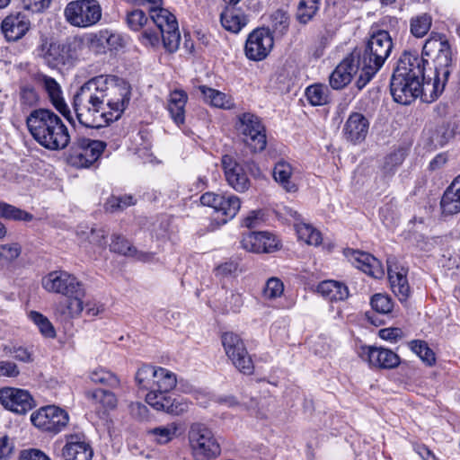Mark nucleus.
Instances as JSON below:
<instances>
[{"label": "nucleus", "mask_w": 460, "mask_h": 460, "mask_svg": "<svg viewBox=\"0 0 460 460\" xmlns=\"http://www.w3.org/2000/svg\"><path fill=\"white\" fill-rule=\"evenodd\" d=\"M129 100L127 83L100 75L81 86L74 97V111L80 124L99 128L119 119Z\"/></svg>", "instance_id": "obj_1"}, {"label": "nucleus", "mask_w": 460, "mask_h": 460, "mask_svg": "<svg viewBox=\"0 0 460 460\" xmlns=\"http://www.w3.org/2000/svg\"><path fill=\"white\" fill-rule=\"evenodd\" d=\"M423 55L433 58V79L421 83L394 73L391 79V94L394 102L408 105L420 96L424 102H431L443 93L451 73L452 58L448 41L440 36L430 37L423 46Z\"/></svg>", "instance_id": "obj_2"}, {"label": "nucleus", "mask_w": 460, "mask_h": 460, "mask_svg": "<svg viewBox=\"0 0 460 460\" xmlns=\"http://www.w3.org/2000/svg\"><path fill=\"white\" fill-rule=\"evenodd\" d=\"M26 124L33 138L49 150H62L70 142L66 126L49 110L39 109L31 111Z\"/></svg>", "instance_id": "obj_3"}, {"label": "nucleus", "mask_w": 460, "mask_h": 460, "mask_svg": "<svg viewBox=\"0 0 460 460\" xmlns=\"http://www.w3.org/2000/svg\"><path fill=\"white\" fill-rule=\"evenodd\" d=\"M135 380L140 390L146 391V402L152 408L160 407V402L164 401L177 385L175 373L153 365L141 366L135 375Z\"/></svg>", "instance_id": "obj_4"}, {"label": "nucleus", "mask_w": 460, "mask_h": 460, "mask_svg": "<svg viewBox=\"0 0 460 460\" xmlns=\"http://www.w3.org/2000/svg\"><path fill=\"white\" fill-rule=\"evenodd\" d=\"M393 49V40L388 31H377L367 40L360 61L361 72L356 82L363 89L384 66Z\"/></svg>", "instance_id": "obj_5"}, {"label": "nucleus", "mask_w": 460, "mask_h": 460, "mask_svg": "<svg viewBox=\"0 0 460 460\" xmlns=\"http://www.w3.org/2000/svg\"><path fill=\"white\" fill-rule=\"evenodd\" d=\"M152 22L155 24L158 31L146 28L139 40L145 46L155 47L160 43L162 38L164 47L169 52H174L178 49L181 41L178 22L174 14L169 10L158 7L150 9Z\"/></svg>", "instance_id": "obj_6"}, {"label": "nucleus", "mask_w": 460, "mask_h": 460, "mask_svg": "<svg viewBox=\"0 0 460 460\" xmlns=\"http://www.w3.org/2000/svg\"><path fill=\"white\" fill-rule=\"evenodd\" d=\"M80 42L77 39L67 43H58L48 39L41 40L35 49L37 58L52 68H59L64 66H72L77 59V49Z\"/></svg>", "instance_id": "obj_7"}, {"label": "nucleus", "mask_w": 460, "mask_h": 460, "mask_svg": "<svg viewBox=\"0 0 460 460\" xmlns=\"http://www.w3.org/2000/svg\"><path fill=\"white\" fill-rule=\"evenodd\" d=\"M188 443L193 460H213L221 453L220 445L212 429L200 422L190 425Z\"/></svg>", "instance_id": "obj_8"}, {"label": "nucleus", "mask_w": 460, "mask_h": 460, "mask_svg": "<svg viewBox=\"0 0 460 460\" xmlns=\"http://www.w3.org/2000/svg\"><path fill=\"white\" fill-rule=\"evenodd\" d=\"M64 15L72 26L87 28L100 21L102 9L95 0H76L66 4Z\"/></svg>", "instance_id": "obj_9"}, {"label": "nucleus", "mask_w": 460, "mask_h": 460, "mask_svg": "<svg viewBox=\"0 0 460 460\" xmlns=\"http://www.w3.org/2000/svg\"><path fill=\"white\" fill-rule=\"evenodd\" d=\"M236 128L253 152H261L267 145L265 128L256 115L246 112L238 116Z\"/></svg>", "instance_id": "obj_10"}, {"label": "nucleus", "mask_w": 460, "mask_h": 460, "mask_svg": "<svg viewBox=\"0 0 460 460\" xmlns=\"http://www.w3.org/2000/svg\"><path fill=\"white\" fill-rule=\"evenodd\" d=\"M221 341L226 355L233 365L243 374H252L253 363L240 336L234 332H225Z\"/></svg>", "instance_id": "obj_11"}, {"label": "nucleus", "mask_w": 460, "mask_h": 460, "mask_svg": "<svg viewBox=\"0 0 460 460\" xmlns=\"http://www.w3.org/2000/svg\"><path fill=\"white\" fill-rule=\"evenodd\" d=\"M42 288L48 293L67 295L85 285L75 275L64 270H53L41 279Z\"/></svg>", "instance_id": "obj_12"}, {"label": "nucleus", "mask_w": 460, "mask_h": 460, "mask_svg": "<svg viewBox=\"0 0 460 460\" xmlns=\"http://www.w3.org/2000/svg\"><path fill=\"white\" fill-rule=\"evenodd\" d=\"M31 420L40 429L57 433L67 425L69 417L66 411L49 405L34 411L31 415Z\"/></svg>", "instance_id": "obj_13"}, {"label": "nucleus", "mask_w": 460, "mask_h": 460, "mask_svg": "<svg viewBox=\"0 0 460 460\" xmlns=\"http://www.w3.org/2000/svg\"><path fill=\"white\" fill-rule=\"evenodd\" d=\"M203 206L212 208L214 211L222 216V223L226 224L233 219L241 208V199L233 194L223 195L215 192H206L200 197Z\"/></svg>", "instance_id": "obj_14"}, {"label": "nucleus", "mask_w": 460, "mask_h": 460, "mask_svg": "<svg viewBox=\"0 0 460 460\" xmlns=\"http://www.w3.org/2000/svg\"><path fill=\"white\" fill-rule=\"evenodd\" d=\"M56 302L52 306L54 315L62 321L78 319L84 310L86 288L85 286Z\"/></svg>", "instance_id": "obj_15"}, {"label": "nucleus", "mask_w": 460, "mask_h": 460, "mask_svg": "<svg viewBox=\"0 0 460 460\" xmlns=\"http://www.w3.org/2000/svg\"><path fill=\"white\" fill-rule=\"evenodd\" d=\"M273 44V37L268 29L253 30L245 41V56L250 60L261 61L270 53Z\"/></svg>", "instance_id": "obj_16"}, {"label": "nucleus", "mask_w": 460, "mask_h": 460, "mask_svg": "<svg viewBox=\"0 0 460 460\" xmlns=\"http://www.w3.org/2000/svg\"><path fill=\"white\" fill-rule=\"evenodd\" d=\"M426 60L419 56L417 52L405 51L399 58L397 67L394 73L424 83L429 79H433V75H426L425 71Z\"/></svg>", "instance_id": "obj_17"}, {"label": "nucleus", "mask_w": 460, "mask_h": 460, "mask_svg": "<svg viewBox=\"0 0 460 460\" xmlns=\"http://www.w3.org/2000/svg\"><path fill=\"white\" fill-rule=\"evenodd\" d=\"M106 145L100 140L80 137L73 146L75 163L80 167H89L100 157Z\"/></svg>", "instance_id": "obj_18"}, {"label": "nucleus", "mask_w": 460, "mask_h": 460, "mask_svg": "<svg viewBox=\"0 0 460 460\" xmlns=\"http://www.w3.org/2000/svg\"><path fill=\"white\" fill-rule=\"evenodd\" d=\"M0 403L7 410L24 414L34 406V401L26 390L4 387L0 389Z\"/></svg>", "instance_id": "obj_19"}, {"label": "nucleus", "mask_w": 460, "mask_h": 460, "mask_svg": "<svg viewBox=\"0 0 460 460\" xmlns=\"http://www.w3.org/2000/svg\"><path fill=\"white\" fill-rule=\"evenodd\" d=\"M222 168L228 185L238 192H244L250 188V180L242 164L231 155H225L221 159Z\"/></svg>", "instance_id": "obj_20"}, {"label": "nucleus", "mask_w": 460, "mask_h": 460, "mask_svg": "<svg viewBox=\"0 0 460 460\" xmlns=\"http://www.w3.org/2000/svg\"><path fill=\"white\" fill-rule=\"evenodd\" d=\"M241 245L250 252L270 253L279 249L280 242L276 235L269 232H253L243 236Z\"/></svg>", "instance_id": "obj_21"}, {"label": "nucleus", "mask_w": 460, "mask_h": 460, "mask_svg": "<svg viewBox=\"0 0 460 460\" xmlns=\"http://www.w3.org/2000/svg\"><path fill=\"white\" fill-rule=\"evenodd\" d=\"M359 355L371 366L380 368H394L400 363L397 354L388 349L364 346Z\"/></svg>", "instance_id": "obj_22"}, {"label": "nucleus", "mask_w": 460, "mask_h": 460, "mask_svg": "<svg viewBox=\"0 0 460 460\" xmlns=\"http://www.w3.org/2000/svg\"><path fill=\"white\" fill-rule=\"evenodd\" d=\"M361 72L360 61L354 56L345 58L330 75V84L333 89H341L350 83L353 75Z\"/></svg>", "instance_id": "obj_23"}, {"label": "nucleus", "mask_w": 460, "mask_h": 460, "mask_svg": "<svg viewBox=\"0 0 460 460\" xmlns=\"http://www.w3.org/2000/svg\"><path fill=\"white\" fill-rule=\"evenodd\" d=\"M346 255L351 263L364 273L375 279H381L385 275L381 262L371 254L360 251H349Z\"/></svg>", "instance_id": "obj_24"}, {"label": "nucleus", "mask_w": 460, "mask_h": 460, "mask_svg": "<svg viewBox=\"0 0 460 460\" xmlns=\"http://www.w3.org/2000/svg\"><path fill=\"white\" fill-rule=\"evenodd\" d=\"M120 40L119 36L104 30L96 33H88L78 41L85 43L88 48L96 54L106 52L107 49L115 48Z\"/></svg>", "instance_id": "obj_25"}, {"label": "nucleus", "mask_w": 460, "mask_h": 460, "mask_svg": "<svg viewBox=\"0 0 460 460\" xmlns=\"http://www.w3.org/2000/svg\"><path fill=\"white\" fill-rule=\"evenodd\" d=\"M439 208L441 215L445 217L460 213V174L445 190Z\"/></svg>", "instance_id": "obj_26"}, {"label": "nucleus", "mask_w": 460, "mask_h": 460, "mask_svg": "<svg viewBox=\"0 0 460 460\" xmlns=\"http://www.w3.org/2000/svg\"><path fill=\"white\" fill-rule=\"evenodd\" d=\"M368 128V119L363 114L354 112L348 118L343 132L349 141L356 144L362 142L366 138Z\"/></svg>", "instance_id": "obj_27"}, {"label": "nucleus", "mask_w": 460, "mask_h": 460, "mask_svg": "<svg viewBox=\"0 0 460 460\" xmlns=\"http://www.w3.org/2000/svg\"><path fill=\"white\" fill-rule=\"evenodd\" d=\"M388 279L391 289L398 298L402 301L410 296V286L407 279V270L403 267L392 265L388 261Z\"/></svg>", "instance_id": "obj_28"}, {"label": "nucleus", "mask_w": 460, "mask_h": 460, "mask_svg": "<svg viewBox=\"0 0 460 460\" xmlns=\"http://www.w3.org/2000/svg\"><path fill=\"white\" fill-rule=\"evenodd\" d=\"M91 446L77 436H70L62 449L64 460H92Z\"/></svg>", "instance_id": "obj_29"}, {"label": "nucleus", "mask_w": 460, "mask_h": 460, "mask_svg": "<svg viewBox=\"0 0 460 460\" xmlns=\"http://www.w3.org/2000/svg\"><path fill=\"white\" fill-rule=\"evenodd\" d=\"M188 102V94L181 89L170 92L167 98L166 109L172 121L178 126L185 122V106Z\"/></svg>", "instance_id": "obj_30"}, {"label": "nucleus", "mask_w": 460, "mask_h": 460, "mask_svg": "<svg viewBox=\"0 0 460 460\" xmlns=\"http://www.w3.org/2000/svg\"><path fill=\"white\" fill-rule=\"evenodd\" d=\"M30 22L21 13L11 14L2 22V31L8 40L15 41L28 31Z\"/></svg>", "instance_id": "obj_31"}, {"label": "nucleus", "mask_w": 460, "mask_h": 460, "mask_svg": "<svg viewBox=\"0 0 460 460\" xmlns=\"http://www.w3.org/2000/svg\"><path fill=\"white\" fill-rule=\"evenodd\" d=\"M273 178L287 192L294 193L297 191L298 185L294 176V168L289 163L284 160L276 163L273 168Z\"/></svg>", "instance_id": "obj_32"}, {"label": "nucleus", "mask_w": 460, "mask_h": 460, "mask_svg": "<svg viewBox=\"0 0 460 460\" xmlns=\"http://www.w3.org/2000/svg\"><path fill=\"white\" fill-rule=\"evenodd\" d=\"M87 399L99 414H106L117 407L116 395L110 391L94 389L86 393Z\"/></svg>", "instance_id": "obj_33"}, {"label": "nucleus", "mask_w": 460, "mask_h": 460, "mask_svg": "<svg viewBox=\"0 0 460 460\" xmlns=\"http://www.w3.org/2000/svg\"><path fill=\"white\" fill-rule=\"evenodd\" d=\"M316 291L324 299L331 302L343 301L349 296L348 287L337 280H323L317 285Z\"/></svg>", "instance_id": "obj_34"}, {"label": "nucleus", "mask_w": 460, "mask_h": 460, "mask_svg": "<svg viewBox=\"0 0 460 460\" xmlns=\"http://www.w3.org/2000/svg\"><path fill=\"white\" fill-rule=\"evenodd\" d=\"M199 90L204 101L212 107L222 110H232L235 108L234 100L230 94L206 85L199 86Z\"/></svg>", "instance_id": "obj_35"}, {"label": "nucleus", "mask_w": 460, "mask_h": 460, "mask_svg": "<svg viewBox=\"0 0 460 460\" xmlns=\"http://www.w3.org/2000/svg\"><path fill=\"white\" fill-rule=\"evenodd\" d=\"M76 234L81 245L84 246L85 248H87L89 244L92 245L93 252H96L106 247L107 234L102 228H89L87 226L80 227Z\"/></svg>", "instance_id": "obj_36"}, {"label": "nucleus", "mask_w": 460, "mask_h": 460, "mask_svg": "<svg viewBox=\"0 0 460 460\" xmlns=\"http://www.w3.org/2000/svg\"><path fill=\"white\" fill-rule=\"evenodd\" d=\"M43 83L54 107L68 120H71L70 111L62 97V91L59 84L55 79L49 76L43 78Z\"/></svg>", "instance_id": "obj_37"}, {"label": "nucleus", "mask_w": 460, "mask_h": 460, "mask_svg": "<svg viewBox=\"0 0 460 460\" xmlns=\"http://www.w3.org/2000/svg\"><path fill=\"white\" fill-rule=\"evenodd\" d=\"M147 433L157 444L165 445L181 435V427L180 423L173 421L151 429Z\"/></svg>", "instance_id": "obj_38"}, {"label": "nucleus", "mask_w": 460, "mask_h": 460, "mask_svg": "<svg viewBox=\"0 0 460 460\" xmlns=\"http://www.w3.org/2000/svg\"><path fill=\"white\" fill-rule=\"evenodd\" d=\"M220 21L222 26L233 33H238L247 22L243 12L234 7H226L221 13Z\"/></svg>", "instance_id": "obj_39"}, {"label": "nucleus", "mask_w": 460, "mask_h": 460, "mask_svg": "<svg viewBox=\"0 0 460 460\" xmlns=\"http://www.w3.org/2000/svg\"><path fill=\"white\" fill-rule=\"evenodd\" d=\"M330 90L323 84H314L305 89V97L312 106H323L329 102Z\"/></svg>", "instance_id": "obj_40"}, {"label": "nucleus", "mask_w": 460, "mask_h": 460, "mask_svg": "<svg viewBox=\"0 0 460 460\" xmlns=\"http://www.w3.org/2000/svg\"><path fill=\"white\" fill-rule=\"evenodd\" d=\"M406 157V150L404 148H397L388 154L383 161L381 170L385 176H392L401 166Z\"/></svg>", "instance_id": "obj_41"}, {"label": "nucleus", "mask_w": 460, "mask_h": 460, "mask_svg": "<svg viewBox=\"0 0 460 460\" xmlns=\"http://www.w3.org/2000/svg\"><path fill=\"white\" fill-rule=\"evenodd\" d=\"M295 228L299 240L309 245L317 246L321 244L323 241L322 234L313 226L306 223H297L295 225Z\"/></svg>", "instance_id": "obj_42"}, {"label": "nucleus", "mask_w": 460, "mask_h": 460, "mask_svg": "<svg viewBox=\"0 0 460 460\" xmlns=\"http://www.w3.org/2000/svg\"><path fill=\"white\" fill-rule=\"evenodd\" d=\"M29 319L37 326L40 334L48 339H54L57 336L56 330L48 317L37 311H31L28 314Z\"/></svg>", "instance_id": "obj_43"}, {"label": "nucleus", "mask_w": 460, "mask_h": 460, "mask_svg": "<svg viewBox=\"0 0 460 460\" xmlns=\"http://www.w3.org/2000/svg\"><path fill=\"white\" fill-rule=\"evenodd\" d=\"M160 407H154L156 411H164L171 414L180 415L187 411L189 402L183 398H172L170 394L160 402Z\"/></svg>", "instance_id": "obj_44"}, {"label": "nucleus", "mask_w": 460, "mask_h": 460, "mask_svg": "<svg viewBox=\"0 0 460 460\" xmlns=\"http://www.w3.org/2000/svg\"><path fill=\"white\" fill-rule=\"evenodd\" d=\"M0 217L7 220L29 222L33 216L19 208L0 200Z\"/></svg>", "instance_id": "obj_45"}, {"label": "nucleus", "mask_w": 460, "mask_h": 460, "mask_svg": "<svg viewBox=\"0 0 460 460\" xmlns=\"http://www.w3.org/2000/svg\"><path fill=\"white\" fill-rule=\"evenodd\" d=\"M22 253L19 243L12 242L0 244V266H8L13 263Z\"/></svg>", "instance_id": "obj_46"}, {"label": "nucleus", "mask_w": 460, "mask_h": 460, "mask_svg": "<svg viewBox=\"0 0 460 460\" xmlns=\"http://www.w3.org/2000/svg\"><path fill=\"white\" fill-rule=\"evenodd\" d=\"M320 0H300L296 10V19L300 23H307L319 9Z\"/></svg>", "instance_id": "obj_47"}, {"label": "nucleus", "mask_w": 460, "mask_h": 460, "mask_svg": "<svg viewBox=\"0 0 460 460\" xmlns=\"http://www.w3.org/2000/svg\"><path fill=\"white\" fill-rule=\"evenodd\" d=\"M409 347L426 365L432 366L435 363V354L427 342L415 340L409 343Z\"/></svg>", "instance_id": "obj_48"}, {"label": "nucleus", "mask_w": 460, "mask_h": 460, "mask_svg": "<svg viewBox=\"0 0 460 460\" xmlns=\"http://www.w3.org/2000/svg\"><path fill=\"white\" fill-rule=\"evenodd\" d=\"M89 378L93 383L112 387L119 384V378L113 373L102 367H96L91 370L89 372Z\"/></svg>", "instance_id": "obj_49"}, {"label": "nucleus", "mask_w": 460, "mask_h": 460, "mask_svg": "<svg viewBox=\"0 0 460 460\" xmlns=\"http://www.w3.org/2000/svg\"><path fill=\"white\" fill-rule=\"evenodd\" d=\"M431 17L423 13L417 15L411 20V32L417 38H422L425 36L431 26Z\"/></svg>", "instance_id": "obj_50"}, {"label": "nucleus", "mask_w": 460, "mask_h": 460, "mask_svg": "<svg viewBox=\"0 0 460 460\" xmlns=\"http://www.w3.org/2000/svg\"><path fill=\"white\" fill-rule=\"evenodd\" d=\"M284 293V284L278 278H270L267 280L262 290V297L265 300H275Z\"/></svg>", "instance_id": "obj_51"}, {"label": "nucleus", "mask_w": 460, "mask_h": 460, "mask_svg": "<svg viewBox=\"0 0 460 460\" xmlns=\"http://www.w3.org/2000/svg\"><path fill=\"white\" fill-rule=\"evenodd\" d=\"M136 203V199L131 195H121L111 197L106 204L105 208L111 212L124 209Z\"/></svg>", "instance_id": "obj_52"}, {"label": "nucleus", "mask_w": 460, "mask_h": 460, "mask_svg": "<svg viewBox=\"0 0 460 460\" xmlns=\"http://www.w3.org/2000/svg\"><path fill=\"white\" fill-rule=\"evenodd\" d=\"M270 25L276 33L283 34L289 26V17L283 10H277L270 15Z\"/></svg>", "instance_id": "obj_53"}, {"label": "nucleus", "mask_w": 460, "mask_h": 460, "mask_svg": "<svg viewBox=\"0 0 460 460\" xmlns=\"http://www.w3.org/2000/svg\"><path fill=\"white\" fill-rule=\"evenodd\" d=\"M111 250L114 252L129 257L134 256L136 253V249L129 243L127 239L116 234L112 236Z\"/></svg>", "instance_id": "obj_54"}, {"label": "nucleus", "mask_w": 460, "mask_h": 460, "mask_svg": "<svg viewBox=\"0 0 460 460\" xmlns=\"http://www.w3.org/2000/svg\"><path fill=\"white\" fill-rule=\"evenodd\" d=\"M127 22L133 31H139L141 29L145 31V26L148 23V18L143 11L136 9L128 13Z\"/></svg>", "instance_id": "obj_55"}, {"label": "nucleus", "mask_w": 460, "mask_h": 460, "mask_svg": "<svg viewBox=\"0 0 460 460\" xmlns=\"http://www.w3.org/2000/svg\"><path fill=\"white\" fill-rule=\"evenodd\" d=\"M379 216L381 221L387 228L395 226L398 221L396 208L392 203H387L380 208Z\"/></svg>", "instance_id": "obj_56"}, {"label": "nucleus", "mask_w": 460, "mask_h": 460, "mask_svg": "<svg viewBox=\"0 0 460 460\" xmlns=\"http://www.w3.org/2000/svg\"><path fill=\"white\" fill-rule=\"evenodd\" d=\"M372 308L380 314H388L393 309V302L391 298L383 294H376L370 301Z\"/></svg>", "instance_id": "obj_57"}, {"label": "nucleus", "mask_w": 460, "mask_h": 460, "mask_svg": "<svg viewBox=\"0 0 460 460\" xmlns=\"http://www.w3.org/2000/svg\"><path fill=\"white\" fill-rule=\"evenodd\" d=\"M8 353L16 360L31 363L33 361L32 352L24 347H13L9 349Z\"/></svg>", "instance_id": "obj_58"}, {"label": "nucleus", "mask_w": 460, "mask_h": 460, "mask_svg": "<svg viewBox=\"0 0 460 460\" xmlns=\"http://www.w3.org/2000/svg\"><path fill=\"white\" fill-rule=\"evenodd\" d=\"M20 375L18 366L9 360H0V376L4 377H17Z\"/></svg>", "instance_id": "obj_59"}, {"label": "nucleus", "mask_w": 460, "mask_h": 460, "mask_svg": "<svg viewBox=\"0 0 460 460\" xmlns=\"http://www.w3.org/2000/svg\"><path fill=\"white\" fill-rule=\"evenodd\" d=\"M20 96L21 103L27 107L36 105L39 101V97L36 91L31 87L22 88Z\"/></svg>", "instance_id": "obj_60"}, {"label": "nucleus", "mask_w": 460, "mask_h": 460, "mask_svg": "<svg viewBox=\"0 0 460 460\" xmlns=\"http://www.w3.org/2000/svg\"><path fill=\"white\" fill-rule=\"evenodd\" d=\"M22 3L24 9L40 13L49 6L51 0H22Z\"/></svg>", "instance_id": "obj_61"}, {"label": "nucleus", "mask_w": 460, "mask_h": 460, "mask_svg": "<svg viewBox=\"0 0 460 460\" xmlns=\"http://www.w3.org/2000/svg\"><path fill=\"white\" fill-rule=\"evenodd\" d=\"M243 305V295L239 292H231L226 297V308L232 312H239Z\"/></svg>", "instance_id": "obj_62"}, {"label": "nucleus", "mask_w": 460, "mask_h": 460, "mask_svg": "<svg viewBox=\"0 0 460 460\" xmlns=\"http://www.w3.org/2000/svg\"><path fill=\"white\" fill-rule=\"evenodd\" d=\"M13 442L9 437H0V460L7 459L13 454Z\"/></svg>", "instance_id": "obj_63"}, {"label": "nucleus", "mask_w": 460, "mask_h": 460, "mask_svg": "<svg viewBox=\"0 0 460 460\" xmlns=\"http://www.w3.org/2000/svg\"><path fill=\"white\" fill-rule=\"evenodd\" d=\"M20 460H50L48 456L38 449L24 450L22 452Z\"/></svg>", "instance_id": "obj_64"}]
</instances>
